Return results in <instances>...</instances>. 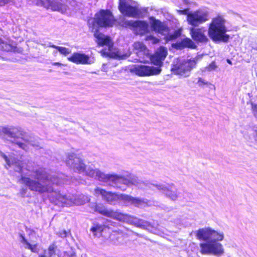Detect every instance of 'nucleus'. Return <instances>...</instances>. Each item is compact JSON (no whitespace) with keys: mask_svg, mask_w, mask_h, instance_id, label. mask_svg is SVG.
Wrapping results in <instances>:
<instances>
[{"mask_svg":"<svg viewBox=\"0 0 257 257\" xmlns=\"http://www.w3.org/2000/svg\"><path fill=\"white\" fill-rule=\"evenodd\" d=\"M130 54L128 55L125 54V57H128V56H130Z\"/></svg>","mask_w":257,"mask_h":257,"instance_id":"8fccbe9b","label":"nucleus"},{"mask_svg":"<svg viewBox=\"0 0 257 257\" xmlns=\"http://www.w3.org/2000/svg\"><path fill=\"white\" fill-rule=\"evenodd\" d=\"M226 61H227V62L228 64H230V65H232V62H231V60H229V59H227V60H226Z\"/></svg>","mask_w":257,"mask_h":257,"instance_id":"a18cd8bd","label":"nucleus"},{"mask_svg":"<svg viewBox=\"0 0 257 257\" xmlns=\"http://www.w3.org/2000/svg\"><path fill=\"white\" fill-rule=\"evenodd\" d=\"M161 67L157 66V67H155L146 65H136L133 66L130 70L132 72L139 76H148L159 74L161 71Z\"/></svg>","mask_w":257,"mask_h":257,"instance_id":"f8f14e48","label":"nucleus"},{"mask_svg":"<svg viewBox=\"0 0 257 257\" xmlns=\"http://www.w3.org/2000/svg\"><path fill=\"white\" fill-rule=\"evenodd\" d=\"M3 126H0V136H2V128Z\"/></svg>","mask_w":257,"mask_h":257,"instance_id":"49530a36","label":"nucleus"},{"mask_svg":"<svg viewBox=\"0 0 257 257\" xmlns=\"http://www.w3.org/2000/svg\"><path fill=\"white\" fill-rule=\"evenodd\" d=\"M5 50H8H8H9V48H5Z\"/></svg>","mask_w":257,"mask_h":257,"instance_id":"3c124183","label":"nucleus"},{"mask_svg":"<svg viewBox=\"0 0 257 257\" xmlns=\"http://www.w3.org/2000/svg\"><path fill=\"white\" fill-rule=\"evenodd\" d=\"M68 233H69L68 232L66 231L65 230H63L59 231V232L58 233V234L61 237L64 238V237H66L67 236Z\"/></svg>","mask_w":257,"mask_h":257,"instance_id":"c9c22d12","label":"nucleus"},{"mask_svg":"<svg viewBox=\"0 0 257 257\" xmlns=\"http://www.w3.org/2000/svg\"><path fill=\"white\" fill-rule=\"evenodd\" d=\"M182 1L184 4L186 5H190L191 3L189 0H182Z\"/></svg>","mask_w":257,"mask_h":257,"instance_id":"a19ab883","label":"nucleus"},{"mask_svg":"<svg viewBox=\"0 0 257 257\" xmlns=\"http://www.w3.org/2000/svg\"><path fill=\"white\" fill-rule=\"evenodd\" d=\"M189 9H185L184 10H177V12L180 15H186L188 16V14H190Z\"/></svg>","mask_w":257,"mask_h":257,"instance_id":"f704fd0d","label":"nucleus"},{"mask_svg":"<svg viewBox=\"0 0 257 257\" xmlns=\"http://www.w3.org/2000/svg\"><path fill=\"white\" fill-rule=\"evenodd\" d=\"M225 20L221 16L213 18L209 25L208 35L214 41L227 42L229 35L226 34L227 29L225 25Z\"/></svg>","mask_w":257,"mask_h":257,"instance_id":"39448f33","label":"nucleus"},{"mask_svg":"<svg viewBox=\"0 0 257 257\" xmlns=\"http://www.w3.org/2000/svg\"><path fill=\"white\" fill-rule=\"evenodd\" d=\"M197 83L200 86L201 85L207 84V82H205V81L201 78H199Z\"/></svg>","mask_w":257,"mask_h":257,"instance_id":"4c0bfd02","label":"nucleus"},{"mask_svg":"<svg viewBox=\"0 0 257 257\" xmlns=\"http://www.w3.org/2000/svg\"><path fill=\"white\" fill-rule=\"evenodd\" d=\"M95 193L96 194L101 195L102 199L111 205L116 204L118 200H122L121 196H124V194L118 195L110 192H107L99 188L95 189Z\"/></svg>","mask_w":257,"mask_h":257,"instance_id":"f3484780","label":"nucleus"},{"mask_svg":"<svg viewBox=\"0 0 257 257\" xmlns=\"http://www.w3.org/2000/svg\"><path fill=\"white\" fill-rule=\"evenodd\" d=\"M217 68L215 62L213 61L211 62L207 67H206V69L207 71H211L215 70Z\"/></svg>","mask_w":257,"mask_h":257,"instance_id":"72a5a7b5","label":"nucleus"},{"mask_svg":"<svg viewBox=\"0 0 257 257\" xmlns=\"http://www.w3.org/2000/svg\"><path fill=\"white\" fill-rule=\"evenodd\" d=\"M66 163L67 166L73 169L74 171L80 174L84 173L86 169V166L83 163V161L74 153L68 154Z\"/></svg>","mask_w":257,"mask_h":257,"instance_id":"4468645a","label":"nucleus"},{"mask_svg":"<svg viewBox=\"0 0 257 257\" xmlns=\"http://www.w3.org/2000/svg\"><path fill=\"white\" fill-rule=\"evenodd\" d=\"M251 48H252V49H253V50H254L257 51V45H255V46H252L251 47Z\"/></svg>","mask_w":257,"mask_h":257,"instance_id":"c03bdc74","label":"nucleus"},{"mask_svg":"<svg viewBox=\"0 0 257 257\" xmlns=\"http://www.w3.org/2000/svg\"><path fill=\"white\" fill-rule=\"evenodd\" d=\"M254 144L257 146V131H255V135H254Z\"/></svg>","mask_w":257,"mask_h":257,"instance_id":"ea45409f","label":"nucleus"},{"mask_svg":"<svg viewBox=\"0 0 257 257\" xmlns=\"http://www.w3.org/2000/svg\"><path fill=\"white\" fill-rule=\"evenodd\" d=\"M35 179L38 181L22 177V180L30 189L40 193H47L52 202L61 203L62 206L82 205L89 201L90 199L83 194L78 196H65L59 193L55 187L65 183L63 175H51L45 169L39 168L35 172Z\"/></svg>","mask_w":257,"mask_h":257,"instance_id":"f257e3e1","label":"nucleus"},{"mask_svg":"<svg viewBox=\"0 0 257 257\" xmlns=\"http://www.w3.org/2000/svg\"><path fill=\"white\" fill-rule=\"evenodd\" d=\"M21 241L23 244V246L26 248H28L31 250L32 252L36 253L39 251V248L37 247V244H31L24 237V236L22 234H20Z\"/></svg>","mask_w":257,"mask_h":257,"instance_id":"bb28decb","label":"nucleus"},{"mask_svg":"<svg viewBox=\"0 0 257 257\" xmlns=\"http://www.w3.org/2000/svg\"><path fill=\"white\" fill-rule=\"evenodd\" d=\"M1 138L6 143L15 144L16 142V131L14 126H3L2 130Z\"/></svg>","mask_w":257,"mask_h":257,"instance_id":"6ab92c4d","label":"nucleus"},{"mask_svg":"<svg viewBox=\"0 0 257 257\" xmlns=\"http://www.w3.org/2000/svg\"><path fill=\"white\" fill-rule=\"evenodd\" d=\"M206 30L203 28L190 29V34L192 39L198 42H206L208 39L205 35Z\"/></svg>","mask_w":257,"mask_h":257,"instance_id":"412c9836","label":"nucleus"},{"mask_svg":"<svg viewBox=\"0 0 257 257\" xmlns=\"http://www.w3.org/2000/svg\"><path fill=\"white\" fill-rule=\"evenodd\" d=\"M150 19L151 20V25L154 31L163 35L168 33L169 28L164 23L153 17L151 18Z\"/></svg>","mask_w":257,"mask_h":257,"instance_id":"4be33fe9","label":"nucleus"},{"mask_svg":"<svg viewBox=\"0 0 257 257\" xmlns=\"http://www.w3.org/2000/svg\"><path fill=\"white\" fill-rule=\"evenodd\" d=\"M53 65H57V66H62L63 65V64L60 63V62H54L52 63Z\"/></svg>","mask_w":257,"mask_h":257,"instance_id":"79ce46f5","label":"nucleus"},{"mask_svg":"<svg viewBox=\"0 0 257 257\" xmlns=\"http://www.w3.org/2000/svg\"><path fill=\"white\" fill-rule=\"evenodd\" d=\"M196 64L195 60L177 59L173 62L171 71L175 74L187 77L190 75L191 70L195 67Z\"/></svg>","mask_w":257,"mask_h":257,"instance_id":"6e6552de","label":"nucleus"},{"mask_svg":"<svg viewBox=\"0 0 257 257\" xmlns=\"http://www.w3.org/2000/svg\"><path fill=\"white\" fill-rule=\"evenodd\" d=\"M84 173L88 177L94 178L100 181L109 182L111 184L114 175V174H106L92 165L86 166Z\"/></svg>","mask_w":257,"mask_h":257,"instance_id":"9d476101","label":"nucleus"},{"mask_svg":"<svg viewBox=\"0 0 257 257\" xmlns=\"http://www.w3.org/2000/svg\"><path fill=\"white\" fill-rule=\"evenodd\" d=\"M122 200L125 203H130L136 207H141L148 205V200L146 199L135 198L128 195L122 196Z\"/></svg>","mask_w":257,"mask_h":257,"instance_id":"5701e85b","label":"nucleus"},{"mask_svg":"<svg viewBox=\"0 0 257 257\" xmlns=\"http://www.w3.org/2000/svg\"><path fill=\"white\" fill-rule=\"evenodd\" d=\"M114 237V234H111V235H110V239H111V240H113V239Z\"/></svg>","mask_w":257,"mask_h":257,"instance_id":"de8ad7c7","label":"nucleus"},{"mask_svg":"<svg viewBox=\"0 0 257 257\" xmlns=\"http://www.w3.org/2000/svg\"><path fill=\"white\" fill-rule=\"evenodd\" d=\"M208 19V12L201 10L190 12V14H188L187 19L188 24L194 27L198 26Z\"/></svg>","mask_w":257,"mask_h":257,"instance_id":"ddd939ff","label":"nucleus"},{"mask_svg":"<svg viewBox=\"0 0 257 257\" xmlns=\"http://www.w3.org/2000/svg\"><path fill=\"white\" fill-rule=\"evenodd\" d=\"M68 59L69 61L76 64H91V62L89 61V57L84 54L74 53L71 57H68Z\"/></svg>","mask_w":257,"mask_h":257,"instance_id":"b1692460","label":"nucleus"},{"mask_svg":"<svg viewBox=\"0 0 257 257\" xmlns=\"http://www.w3.org/2000/svg\"><path fill=\"white\" fill-rule=\"evenodd\" d=\"M118 8L122 14L130 17L138 18L142 14L138 7L131 6L125 0H119Z\"/></svg>","mask_w":257,"mask_h":257,"instance_id":"2eb2a0df","label":"nucleus"},{"mask_svg":"<svg viewBox=\"0 0 257 257\" xmlns=\"http://www.w3.org/2000/svg\"><path fill=\"white\" fill-rule=\"evenodd\" d=\"M252 109L255 116H257V104H252Z\"/></svg>","mask_w":257,"mask_h":257,"instance_id":"e433bc0d","label":"nucleus"},{"mask_svg":"<svg viewBox=\"0 0 257 257\" xmlns=\"http://www.w3.org/2000/svg\"><path fill=\"white\" fill-rule=\"evenodd\" d=\"M36 1V4L43 6L47 9H51L53 11H58L64 13L67 9V3L72 6L75 5L74 0H32Z\"/></svg>","mask_w":257,"mask_h":257,"instance_id":"1a4fd4ad","label":"nucleus"},{"mask_svg":"<svg viewBox=\"0 0 257 257\" xmlns=\"http://www.w3.org/2000/svg\"><path fill=\"white\" fill-rule=\"evenodd\" d=\"M49 47L55 48L62 54L66 55L71 53V50L67 48L56 46L50 43Z\"/></svg>","mask_w":257,"mask_h":257,"instance_id":"cd10ccee","label":"nucleus"},{"mask_svg":"<svg viewBox=\"0 0 257 257\" xmlns=\"http://www.w3.org/2000/svg\"><path fill=\"white\" fill-rule=\"evenodd\" d=\"M182 44L184 47H188L190 48H194L195 46L194 43L189 38H186L182 40Z\"/></svg>","mask_w":257,"mask_h":257,"instance_id":"7c9ffc66","label":"nucleus"},{"mask_svg":"<svg viewBox=\"0 0 257 257\" xmlns=\"http://www.w3.org/2000/svg\"><path fill=\"white\" fill-rule=\"evenodd\" d=\"M122 185L127 186L134 185L142 189H152L155 186L154 184L148 181H143L140 179L136 176L130 175L125 177L122 175L114 174L112 184L111 185L115 188L120 189L121 190L124 191L126 188L122 186Z\"/></svg>","mask_w":257,"mask_h":257,"instance_id":"20e7f679","label":"nucleus"},{"mask_svg":"<svg viewBox=\"0 0 257 257\" xmlns=\"http://www.w3.org/2000/svg\"><path fill=\"white\" fill-rule=\"evenodd\" d=\"M92 207L94 208L95 211L105 216L110 217L116 220L124 218V216L121 215V213L115 211L111 209H108L102 204H94V206Z\"/></svg>","mask_w":257,"mask_h":257,"instance_id":"a211bd4d","label":"nucleus"},{"mask_svg":"<svg viewBox=\"0 0 257 257\" xmlns=\"http://www.w3.org/2000/svg\"><path fill=\"white\" fill-rule=\"evenodd\" d=\"M196 236L198 239L205 241L200 243V251L202 254L220 256L224 253L223 245L217 242L223 240V233L207 227L199 229Z\"/></svg>","mask_w":257,"mask_h":257,"instance_id":"7ed1b4c3","label":"nucleus"},{"mask_svg":"<svg viewBox=\"0 0 257 257\" xmlns=\"http://www.w3.org/2000/svg\"><path fill=\"white\" fill-rule=\"evenodd\" d=\"M121 215L124 216V218L117 219V220L130 223L138 227L147 230L151 232L155 233L156 231V227L149 221L134 217L126 214L121 213Z\"/></svg>","mask_w":257,"mask_h":257,"instance_id":"9b49d317","label":"nucleus"},{"mask_svg":"<svg viewBox=\"0 0 257 257\" xmlns=\"http://www.w3.org/2000/svg\"><path fill=\"white\" fill-rule=\"evenodd\" d=\"M168 54V51L166 47L161 46L157 49L155 53L151 55L149 50L146 47L142 51H139L136 53L138 58L137 61L142 63H146L150 60L153 64L156 66H162L163 61L165 60Z\"/></svg>","mask_w":257,"mask_h":257,"instance_id":"423d86ee","label":"nucleus"},{"mask_svg":"<svg viewBox=\"0 0 257 257\" xmlns=\"http://www.w3.org/2000/svg\"><path fill=\"white\" fill-rule=\"evenodd\" d=\"M57 248L55 244H52L47 249L44 250L43 253L39 255V257H57Z\"/></svg>","mask_w":257,"mask_h":257,"instance_id":"a878e982","label":"nucleus"},{"mask_svg":"<svg viewBox=\"0 0 257 257\" xmlns=\"http://www.w3.org/2000/svg\"><path fill=\"white\" fill-rule=\"evenodd\" d=\"M39 140L38 138L29 135L22 127H17V146L25 151L29 148L28 145L36 149L42 148Z\"/></svg>","mask_w":257,"mask_h":257,"instance_id":"0eeeda50","label":"nucleus"},{"mask_svg":"<svg viewBox=\"0 0 257 257\" xmlns=\"http://www.w3.org/2000/svg\"><path fill=\"white\" fill-rule=\"evenodd\" d=\"M103 229L102 225L96 224L90 228V231L94 233V235H96L97 232H101Z\"/></svg>","mask_w":257,"mask_h":257,"instance_id":"c756f323","label":"nucleus"},{"mask_svg":"<svg viewBox=\"0 0 257 257\" xmlns=\"http://www.w3.org/2000/svg\"><path fill=\"white\" fill-rule=\"evenodd\" d=\"M75 256V253H71V255H70V257H73Z\"/></svg>","mask_w":257,"mask_h":257,"instance_id":"09e8293b","label":"nucleus"},{"mask_svg":"<svg viewBox=\"0 0 257 257\" xmlns=\"http://www.w3.org/2000/svg\"><path fill=\"white\" fill-rule=\"evenodd\" d=\"M114 23V19L112 13L109 10H100L96 13L93 19L88 20V24L91 31L94 32L96 42L99 46L105 45L107 49L104 48L101 51V55L109 57H117L120 55L118 52H114L113 43L110 37L105 36L98 31L99 27H112Z\"/></svg>","mask_w":257,"mask_h":257,"instance_id":"f03ea898","label":"nucleus"},{"mask_svg":"<svg viewBox=\"0 0 257 257\" xmlns=\"http://www.w3.org/2000/svg\"><path fill=\"white\" fill-rule=\"evenodd\" d=\"M0 156L3 158L6 162L5 168L7 170L10 168H14L16 166V158L14 155H6L2 151H0Z\"/></svg>","mask_w":257,"mask_h":257,"instance_id":"393cba45","label":"nucleus"},{"mask_svg":"<svg viewBox=\"0 0 257 257\" xmlns=\"http://www.w3.org/2000/svg\"><path fill=\"white\" fill-rule=\"evenodd\" d=\"M122 25L125 27L132 26L134 27L136 33L139 35H144L149 31V25L144 21L125 20Z\"/></svg>","mask_w":257,"mask_h":257,"instance_id":"aec40b11","label":"nucleus"},{"mask_svg":"<svg viewBox=\"0 0 257 257\" xmlns=\"http://www.w3.org/2000/svg\"><path fill=\"white\" fill-rule=\"evenodd\" d=\"M147 41H150L153 44H157L159 42V39L152 35L147 36L146 37Z\"/></svg>","mask_w":257,"mask_h":257,"instance_id":"473e14b6","label":"nucleus"},{"mask_svg":"<svg viewBox=\"0 0 257 257\" xmlns=\"http://www.w3.org/2000/svg\"><path fill=\"white\" fill-rule=\"evenodd\" d=\"M177 35H171L169 36V39L173 40V39H175L176 38H177Z\"/></svg>","mask_w":257,"mask_h":257,"instance_id":"37998d69","label":"nucleus"},{"mask_svg":"<svg viewBox=\"0 0 257 257\" xmlns=\"http://www.w3.org/2000/svg\"><path fill=\"white\" fill-rule=\"evenodd\" d=\"M154 187L160 191L168 198L176 201L179 197L180 193L174 184H155Z\"/></svg>","mask_w":257,"mask_h":257,"instance_id":"dca6fc26","label":"nucleus"},{"mask_svg":"<svg viewBox=\"0 0 257 257\" xmlns=\"http://www.w3.org/2000/svg\"><path fill=\"white\" fill-rule=\"evenodd\" d=\"M133 47L134 52V53L136 54L138 53L139 51H142V50H144V49H145L147 47L143 43L137 42L134 44Z\"/></svg>","mask_w":257,"mask_h":257,"instance_id":"c85d7f7f","label":"nucleus"},{"mask_svg":"<svg viewBox=\"0 0 257 257\" xmlns=\"http://www.w3.org/2000/svg\"><path fill=\"white\" fill-rule=\"evenodd\" d=\"M11 0H0V6H4Z\"/></svg>","mask_w":257,"mask_h":257,"instance_id":"58836bf2","label":"nucleus"},{"mask_svg":"<svg viewBox=\"0 0 257 257\" xmlns=\"http://www.w3.org/2000/svg\"><path fill=\"white\" fill-rule=\"evenodd\" d=\"M30 170V169L28 165H25L23 163L20 164L19 162L17 161V172L19 171L21 173H24V170Z\"/></svg>","mask_w":257,"mask_h":257,"instance_id":"2f4dec72","label":"nucleus"}]
</instances>
